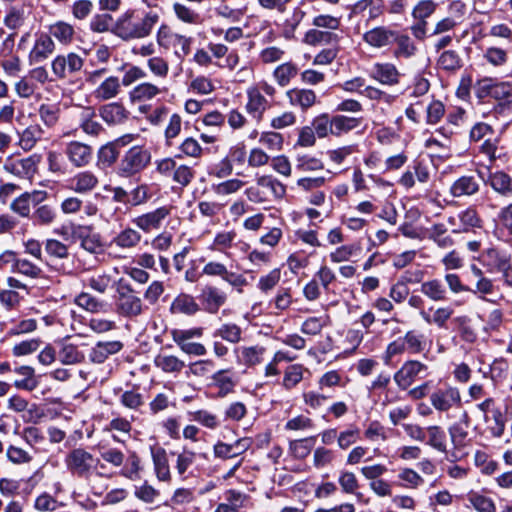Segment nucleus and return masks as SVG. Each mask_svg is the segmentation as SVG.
Wrapping results in <instances>:
<instances>
[{
	"mask_svg": "<svg viewBox=\"0 0 512 512\" xmlns=\"http://www.w3.org/2000/svg\"><path fill=\"white\" fill-rule=\"evenodd\" d=\"M118 154L115 144L110 143L102 146L97 154L98 165L100 167H110L117 160Z\"/></svg>",
	"mask_w": 512,
	"mask_h": 512,
	"instance_id": "obj_60",
	"label": "nucleus"
},
{
	"mask_svg": "<svg viewBox=\"0 0 512 512\" xmlns=\"http://www.w3.org/2000/svg\"><path fill=\"white\" fill-rule=\"evenodd\" d=\"M50 34L64 44L71 43L74 38V28L65 21H58L49 27Z\"/></svg>",
	"mask_w": 512,
	"mask_h": 512,
	"instance_id": "obj_41",
	"label": "nucleus"
},
{
	"mask_svg": "<svg viewBox=\"0 0 512 512\" xmlns=\"http://www.w3.org/2000/svg\"><path fill=\"white\" fill-rule=\"evenodd\" d=\"M478 98L490 97L497 103L494 111L497 114L508 116L512 113V83L499 82L497 79L484 78L476 84Z\"/></svg>",
	"mask_w": 512,
	"mask_h": 512,
	"instance_id": "obj_2",
	"label": "nucleus"
},
{
	"mask_svg": "<svg viewBox=\"0 0 512 512\" xmlns=\"http://www.w3.org/2000/svg\"><path fill=\"white\" fill-rule=\"evenodd\" d=\"M414 278L405 276V281L397 282L390 290V297L397 303L403 302L409 295V288L406 282H419L422 278V272L417 271L414 273Z\"/></svg>",
	"mask_w": 512,
	"mask_h": 512,
	"instance_id": "obj_40",
	"label": "nucleus"
},
{
	"mask_svg": "<svg viewBox=\"0 0 512 512\" xmlns=\"http://www.w3.org/2000/svg\"><path fill=\"white\" fill-rule=\"evenodd\" d=\"M46 197L47 193L45 191H34L32 193L26 192L12 201L10 208L13 212L22 217H29L31 204L37 205L44 201Z\"/></svg>",
	"mask_w": 512,
	"mask_h": 512,
	"instance_id": "obj_14",
	"label": "nucleus"
},
{
	"mask_svg": "<svg viewBox=\"0 0 512 512\" xmlns=\"http://www.w3.org/2000/svg\"><path fill=\"white\" fill-rule=\"evenodd\" d=\"M214 336L237 344L242 339V329L235 323H224L215 331Z\"/></svg>",
	"mask_w": 512,
	"mask_h": 512,
	"instance_id": "obj_44",
	"label": "nucleus"
},
{
	"mask_svg": "<svg viewBox=\"0 0 512 512\" xmlns=\"http://www.w3.org/2000/svg\"><path fill=\"white\" fill-rule=\"evenodd\" d=\"M14 372L23 377V379H17L14 381L13 385L15 388L30 392L38 387L39 382L36 378L33 367L26 365L19 366L14 369Z\"/></svg>",
	"mask_w": 512,
	"mask_h": 512,
	"instance_id": "obj_27",
	"label": "nucleus"
},
{
	"mask_svg": "<svg viewBox=\"0 0 512 512\" xmlns=\"http://www.w3.org/2000/svg\"><path fill=\"white\" fill-rule=\"evenodd\" d=\"M427 238L440 249H449L455 244L454 239L448 233V229L443 223H434L427 229Z\"/></svg>",
	"mask_w": 512,
	"mask_h": 512,
	"instance_id": "obj_24",
	"label": "nucleus"
},
{
	"mask_svg": "<svg viewBox=\"0 0 512 512\" xmlns=\"http://www.w3.org/2000/svg\"><path fill=\"white\" fill-rule=\"evenodd\" d=\"M445 113L444 104L439 100L432 99L426 105V122L430 125L437 124Z\"/></svg>",
	"mask_w": 512,
	"mask_h": 512,
	"instance_id": "obj_63",
	"label": "nucleus"
},
{
	"mask_svg": "<svg viewBox=\"0 0 512 512\" xmlns=\"http://www.w3.org/2000/svg\"><path fill=\"white\" fill-rule=\"evenodd\" d=\"M128 112L118 103L104 105L100 109V116L108 124H119L127 118Z\"/></svg>",
	"mask_w": 512,
	"mask_h": 512,
	"instance_id": "obj_33",
	"label": "nucleus"
},
{
	"mask_svg": "<svg viewBox=\"0 0 512 512\" xmlns=\"http://www.w3.org/2000/svg\"><path fill=\"white\" fill-rule=\"evenodd\" d=\"M427 444L433 449L447 453V441L445 431L437 425H432L426 429Z\"/></svg>",
	"mask_w": 512,
	"mask_h": 512,
	"instance_id": "obj_35",
	"label": "nucleus"
},
{
	"mask_svg": "<svg viewBox=\"0 0 512 512\" xmlns=\"http://www.w3.org/2000/svg\"><path fill=\"white\" fill-rule=\"evenodd\" d=\"M114 305L115 312L119 316L129 319L139 317L145 309L140 296L124 279H119L116 282Z\"/></svg>",
	"mask_w": 512,
	"mask_h": 512,
	"instance_id": "obj_3",
	"label": "nucleus"
},
{
	"mask_svg": "<svg viewBox=\"0 0 512 512\" xmlns=\"http://www.w3.org/2000/svg\"><path fill=\"white\" fill-rule=\"evenodd\" d=\"M303 379V366L299 364L290 365L287 367L284 378L283 386L285 389L290 390L299 384Z\"/></svg>",
	"mask_w": 512,
	"mask_h": 512,
	"instance_id": "obj_59",
	"label": "nucleus"
},
{
	"mask_svg": "<svg viewBox=\"0 0 512 512\" xmlns=\"http://www.w3.org/2000/svg\"><path fill=\"white\" fill-rule=\"evenodd\" d=\"M112 278L106 273H94L84 280V285L99 294H105L111 286Z\"/></svg>",
	"mask_w": 512,
	"mask_h": 512,
	"instance_id": "obj_43",
	"label": "nucleus"
},
{
	"mask_svg": "<svg viewBox=\"0 0 512 512\" xmlns=\"http://www.w3.org/2000/svg\"><path fill=\"white\" fill-rule=\"evenodd\" d=\"M480 184L472 175H463L450 186L449 192L455 198L470 197L477 194Z\"/></svg>",
	"mask_w": 512,
	"mask_h": 512,
	"instance_id": "obj_16",
	"label": "nucleus"
},
{
	"mask_svg": "<svg viewBox=\"0 0 512 512\" xmlns=\"http://www.w3.org/2000/svg\"><path fill=\"white\" fill-rule=\"evenodd\" d=\"M40 156L37 154L25 158L10 157L5 161V171L19 177L30 179L37 171Z\"/></svg>",
	"mask_w": 512,
	"mask_h": 512,
	"instance_id": "obj_10",
	"label": "nucleus"
},
{
	"mask_svg": "<svg viewBox=\"0 0 512 512\" xmlns=\"http://www.w3.org/2000/svg\"><path fill=\"white\" fill-rule=\"evenodd\" d=\"M64 462L73 476L89 481L97 470L100 459L85 448L78 447L67 453Z\"/></svg>",
	"mask_w": 512,
	"mask_h": 512,
	"instance_id": "obj_4",
	"label": "nucleus"
},
{
	"mask_svg": "<svg viewBox=\"0 0 512 512\" xmlns=\"http://www.w3.org/2000/svg\"><path fill=\"white\" fill-rule=\"evenodd\" d=\"M266 352L265 347L255 345L241 348L242 360L247 366H255L262 362Z\"/></svg>",
	"mask_w": 512,
	"mask_h": 512,
	"instance_id": "obj_50",
	"label": "nucleus"
},
{
	"mask_svg": "<svg viewBox=\"0 0 512 512\" xmlns=\"http://www.w3.org/2000/svg\"><path fill=\"white\" fill-rule=\"evenodd\" d=\"M426 347L427 340L425 335L417 330H409L404 336L388 344L385 351V360L390 361L396 355H401L405 352L421 354Z\"/></svg>",
	"mask_w": 512,
	"mask_h": 512,
	"instance_id": "obj_5",
	"label": "nucleus"
},
{
	"mask_svg": "<svg viewBox=\"0 0 512 512\" xmlns=\"http://www.w3.org/2000/svg\"><path fill=\"white\" fill-rule=\"evenodd\" d=\"M59 360L66 365L80 363L84 359V355L79 351L78 347L73 344H65L59 351Z\"/></svg>",
	"mask_w": 512,
	"mask_h": 512,
	"instance_id": "obj_55",
	"label": "nucleus"
},
{
	"mask_svg": "<svg viewBox=\"0 0 512 512\" xmlns=\"http://www.w3.org/2000/svg\"><path fill=\"white\" fill-rule=\"evenodd\" d=\"M150 161L151 153L149 150L141 146H133L121 158L118 173L123 177H131L144 170Z\"/></svg>",
	"mask_w": 512,
	"mask_h": 512,
	"instance_id": "obj_7",
	"label": "nucleus"
},
{
	"mask_svg": "<svg viewBox=\"0 0 512 512\" xmlns=\"http://www.w3.org/2000/svg\"><path fill=\"white\" fill-rule=\"evenodd\" d=\"M2 257L13 258V271L26 276L31 279H38L43 277V270L27 259H15V253L13 251H6Z\"/></svg>",
	"mask_w": 512,
	"mask_h": 512,
	"instance_id": "obj_22",
	"label": "nucleus"
},
{
	"mask_svg": "<svg viewBox=\"0 0 512 512\" xmlns=\"http://www.w3.org/2000/svg\"><path fill=\"white\" fill-rule=\"evenodd\" d=\"M361 250L358 244H347L336 248L330 253L329 257L333 263L348 261L351 257L356 256Z\"/></svg>",
	"mask_w": 512,
	"mask_h": 512,
	"instance_id": "obj_53",
	"label": "nucleus"
},
{
	"mask_svg": "<svg viewBox=\"0 0 512 512\" xmlns=\"http://www.w3.org/2000/svg\"><path fill=\"white\" fill-rule=\"evenodd\" d=\"M372 74L376 80L386 85L397 83L400 76L395 66H376V70Z\"/></svg>",
	"mask_w": 512,
	"mask_h": 512,
	"instance_id": "obj_52",
	"label": "nucleus"
},
{
	"mask_svg": "<svg viewBox=\"0 0 512 512\" xmlns=\"http://www.w3.org/2000/svg\"><path fill=\"white\" fill-rule=\"evenodd\" d=\"M420 290L427 298L435 302H444L449 299L447 289L439 279L423 282Z\"/></svg>",
	"mask_w": 512,
	"mask_h": 512,
	"instance_id": "obj_28",
	"label": "nucleus"
},
{
	"mask_svg": "<svg viewBox=\"0 0 512 512\" xmlns=\"http://www.w3.org/2000/svg\"><path fill=\"white\" fill-rule=\"evenodd\" d=\"M8 461L16 465L28 464L32 461V455L25 449L16 445H9L6 449Z\"/></svg>",
	"mask_w": 512,
	"mask_h": 512,
	"instance_id": "obj_58",
	"label": "nucleus"
},
{
	"mask_svg": "<svg viewBox=\"0 0 512 512\" xmlns=\"http://www.w3.org/2000/svg\"><path fill=\"white\" fill-rule=\"evenodd\" d=\"M431 374L429 366L419 360L410 359L405 361L394 373L393 380L397 387L408 390L416 381L427 378Z\"/></svg>",
	"mask_w": 512,
	"mask_h": 512,
	"instance_id": "obj_6",
	"label": "nucleus"
},
{
	"mask_svg": "<svg viewBox=\"0 0 512 512\" xmlns=\"http://www.w3.org/2000/svg\"><path fill=\"white\" fill-rule=\"evenodd\" d=\"M170 311L173 314L192 316L200 311V306L193 296L181 293L172 301Z\"/></svg>",
	"mask_w": 512,
	"mask_h": 512,
	"instance_id": "obj_25",
	"label": "nucleus"
},
{
	"mask_svg": "<svg viewBox=\"0 0 512 512\" xmlns=\"http://www.w3.org/2000/svg\"><path fill=\"white\" fill-rule=\"evenodd\" d=\"M188 415L190 420L195 421L208 429L214 430L220 426L218 416L206 409L189 411Z\"/></svg>",
	"mask_w": 512,
	"mask_h": 512,
	"instance_id": "obj_37",
	"label": "nucleus"
},
{
	"mask_svg": "<svg viewBox=\"0 0 512 512\" xmlns=\"http://www.w3.org/2000/svg\"><path fill=\"white\" fill-rule=\"evenodd\" d=\"M398 479L403 482L402 486L410 489H416L424 483V479L411 468H402Z\"/></svg>",
	"mask_w": 512,
	"mask_h": 512,
	"instance_id": "obj_61",
	"label": "nucleus"
},
{
	"mask_svg": "<svg viewBox=\"0 0 512 512\" xmlns=\"http://www.w3.org/2000/svg\"><path fill=\"white\" fill-rule=\"evenodd\" d=\"M474 463L485 475H492L498 469V463L481 450L475 452Z\"/></svg>",
	"mask_w": 512,
	"mask_h": 512,
	"instance_id": "obj_56",
	"label": "nucleus"
},
{
	"mask_svg": "<svg viewBox=\"0 0 512 512\" xmlns=\"http://www.w3.org/2000/svg\"><path fill=\"white\" fill-rule=\"evenodd\" d=\"M229 372V370H219L212 375V380L219 388V397H225L229 393L233 392L234 387L236 386V381L228 375Z\"/></svg>",
	"mask_w": 512,
	"mask_h": 512,
	"instance_id": "obj_39",
	"label": "nucleus"
},
{
	"mask_svg": "<svg viewBox=\"0 0 512 512\" xmlns=\"http://www.w3.org/2000/svg\"><path fill=\"white\" fill-rule=\"evenodd\" d=\"M429 400L437 411L447 412L454 405L461 402V396L456 387L445 386L433 391L429 396Z\"/></svg>",
	"mask_w": 512,
	"mask_h": 512,
	"instance_id": "obj_11",
	"label": "nucleus"
},
{
	"mask_svg": "<svg viewBox=\"0 0 512 512\" xmlns=\"http://www.w3.org/2000/svg\"><path fill=\"white\" fill-rule=\"evenodd\" d=\"M171 208L162 206L154 211L139 215L132 220L133 224L144 232L159 229L162 222L170 215Z\"/></svg>",
	"mask_w": 512,
	"mask_h": 512,
	"instance_id": "obj_13",
	"label": "nucleus"
},
{
	"mask_svg": "<svg viewBox=\"0 0 512 512\" xmlns=\"http://www.w3.org/2000/svg\"><path fill=\"white\" fill-rule=\"evenodd\" d=\"M64 153L75 168L89 166L94 157V149L91 145L76 140L66 144Z\"/></svg>",
	"mask_w": 512,
	"mask_h": 512,
	"instance_id": "obj_9",
	"label": "nucleus"
},
{
	"mask_svg": "<svg viewBox=\"0 0 512 512\" xmlns=\"http://www.w3.org/2000/svg\"><path fill=\"white\" fill-rule=\"evenodd\" d=\"M140 240L141 235L138 231L126 228L113 238L112 243L120 248L131 249L137 246Z\"/></svg>",
	"mask_w": 512,
	"mask_h": 512,
	"instance_id": "obj_38",
	"label": "nucleus"
},
{
	"mask_svg": "<svg viewBox=\"0 0 512 512\" xmlns=\"http://www.w3.org/2000/svg\"><path fill=\"white\" fill-rule=\"evenodd\" d=\"M457 217L460 224L459 229H452V233L454 234L467 233L475 228H481L482 226V219L473 207H468L465 210L460 211Z\"/></svg>",
	"mask_w": 512,
	"mask_h": 512,
	"instance_id": "obj_23",
	"label": "nucleus"
},
{
	"mask_svg": "<svg viewBox=\"0 0 512 512\" xmlns=\"http://www.w3.org/2000/svg\"><path fill=\"white\" fill-rule=\"evenodd\" d=\"M467 500L478 512H495L496 506L493 500L477 492H470L467 495Z\"/></svg>",
	"mask_w": 512,
	"mask_h": 512,
	"instance_id": "obj_49",
	"label": "nucleus"
},
{
	"mask_svg": "<svg viewBox=\"0 0 512 512\" xmlns=\"http://www.w3.org/2000/svg\"><path fill=\"white\" fill-rule=\"evenodd\" d=\"M485 183L501 197H512V176L505 171L490 172Z\"/></svg>",
	"mask_w": 512,
	"mask_h": 512,
	"instance_id": "obj_15",
	"label": "nucleus"
},
{
	"mask_svg": "<svg viewBox=\"0 0 512 512\" xmlns=\"http://www.w3.org/2000/svg\"><path fill=\"white\" fill-rule=\"evenodd\" d=\"M154 364L165 373H180L185 367L184 361L177 356L168 354L157 355Z\"/></svg>",
	"mask_w": 512,
	"mask_h": 512,
	"instance_id": "obj_34",
	"label": "nucleus"
},
{
	"mask_svg": "<svg viewBox=\"0 0 512 512\" xmlns=\"http://www.w3.org/2000/svg\"><path fill=\"white\" fill-rule=\"evenodd\" d=\"M55 45L52 39L47 35L40 36L33 49L30 52L31 62H42L48 58L54 51Z\"/></svg>",
	"mask_w": 512,
	"mask_h": 512,
	"instance_id": "obj_29",
	"label": "nucleus"
},
{
	"mask_svg": "<svg viewBox=\"0 0 512 512\" xmlns=\"http://www.w3.org/2000/svg\"><path fill=\"white\" fill-rule=\"evenodd\" d=\"M363 122L362 116L332 115L333 136L340 137L357 129Z\"/></svg>",
	"mask_w": 512,
	"mask_h": 512,
	"instance_id": "obj_20",
	"label": "nucleus"
},
{
	"mask_svg": "<svg viewBox=\"0 0 512 512\" xmlns=\"http://www.w3.org/2000/svg\"><path fill=\"white\" fill-rule=\"evenodd\" d=\"M31 217L37 225H50L54 222L56 213L51 206L41 205L33 212Z\"/></svg>",
	"mask_w": 512,
	"mask_h": 512,
	"instance_id": "obj_64",
	"label": "nucleus"
},
{
	"mask_svg": "<svg viewBox=\"0 0 512 512\" xmlns=\"http://www.w3.org/2000/svg\"><path fill=\"white\" fill-rule=\"evenodd\" d=\"M268 107L267 99L257 89L248 91L247 111L257 120L262 118L263 113Z\"/></svg>",
	"mask_w": 512,
	"mask_h": 512,
	"instance_id": "obj_30",
	"label": "nucleus"
},
{
	"mask_svg": "<svg viewBox=\"0 0 512 512\" xmlns=\"http://www.w3.org/2000/svg\"><path fill=\"white\" fill-rule=\"evenodd\" d=\"M338 41L339 36L335 32L319 30L316 28L309 29L303 38L304 43L312 46L337 43Z\"/></svg>",
	"mask_w": 512,
	"mask_h": 512,
	"instance_id": "obj_31",
	"label": "nucleus"
},
{
	"mask_svg": "<svg viewBox=\"0 0 512 512\" xmlns=\"http://www.w3.org/2000/svg\"><path fill=\"white\" fill-rule=\"evenodd\" d=\"M468 426L469 416L466 412H464L462 419L449 427L448 431L455 449H460L466 445V440L468 437Z\"/></svg>",
	"mask_w": 512,
	"mask_h": 512,
	"instance_id": "obj_26",
	"label": "nucleus"
},
{
	"mask_svg": "<svg viewBox=\"0 0 512 512\" xmlns=\"http://www.w3.org/2000/svg\"><path fill=\"white\" fill-rule=\"evenodd\" d=\"M73 238L79 242L80 247L90 254L98 255L104 250V245L99 233L92 226L78 225L72 229Z\"/></svg>",
	"mask_w": 512,
	"mask_h": 512,
	"instance_id": "obj_8",
	"label": "nucleus"
},
{
	"mask_svg": "<svg viewBox=\"0 0 512 512\" xmlns=\"http://www.w3.org/2000/svg\"><path fill=\"white\" fill-rule=\"evenodd\" d=\"M289 102L293 106H300L303 110L312 107L316 102V95L312 90L292 89L287 92Z\"/></svg>",
	"mask_w": 512,
	"mask_h": 512,
	"instance_id": "obj_32",
	"label": "nucleus"
},
{
	"mask_svg": "<svg viewBox=\"0 0 512 512\" xmlns=\"http://www.w3.org/2000/svg\"><path fill=\"white\" fill-rule=\"evenodd\" d=\"M311 127L319 138L333 135L332 115L328 113L318 115L313 119Z\"/></svg>",
	"mask_w": 512,
	"mask_h": 512,
	"instance_id": "obj_47",
	"label": "nucleus"
},
{
	"mask_svg": "<svg viewBox=\"0 0 512 512\" xmlns=\"http://www.w3.org/2000/svg\"><path fill=\"white\" fill-rule=\"evenodd\" d=\"M123 348V344L120 341H100L90 351L89 359L96 364H101L106 359L118 353Z\"/></svg>",
	"mask_w": 512,
	"mask_h": 512,
	"instance_id": "obj_17",
	"label": "nucleus"
},
{
	"mask_svg": "<svg viewBox=\"0 0 512 512\" xmlns=\"http://www.w3.org/2000/svg\"><path fill=\"white\" fill-rule=\"evenodd\" d=\"M140 470V457L135 452L130 453V455L127 457L126 465L121 471V474L130 480H136L139 478Z\"/></svg>",
	"mask_w": 512,
	"mask_h": 512,
	"instance_id": "obj_62",
	"label": "nucleus"
},
{
	"mask_svg": "<svg viewBox=\"0 0 512 512\" xmlns=\"http://www.w3.org/2000/svg\"><path fill=\"white\" fill-rule=\"evenodd\" d=\"M43 134L39 125H30L20 134L19 145L26 151L31 150Z\"/></svg>",
	"mask_w": 512,
	"mask_h": 512,
	"instance_id": "obj_42",
	"label": "nucleus"
},
{
	"mask_svg": "<svg viewBox=\"0 0 512 512\" xmlns=\"http://www.w3.org/2000/svg\"><path fill=\"white\" fill-rule=\"evenodd\" d=\"M257 185L268 189L271 195L275 198L283 197L286 192L285 186L280 181L269 175L258 177Z\"/></svg>",
	"mask_w": 512,
	"mask_h": 512,
	"instance_id": "obj_54",
	"label": "nucleus"
},
{
	"mask_svg": "<svg viewBox=\"0 0 512 512\" xmlns=\"http://www.w3.org/2000/svg\"><path fill=\"white\" fill-rule=\"evenodd\" d=\"M203 309L209 314L218 313L219 309L226 303L227 294L220 288L213 285H206L199 295Z\"/></svg>",
	"mask_w": 512,
	"mask_h": 512,
	"instance_id": "obj_12",
	"label": "nucleus"
},
{
	"mask_svg": "<svg viewBox=\"0 0 512 512\" xmlns=\"http://www.w3.org/2000/svg\"><path fill=\"white\" fill-rule=\"evenodd\" d=\"M119 86L118 78L109 77L95 91L96 97L101 100L113 98L118 94Z\"/></svg>",
	"mask_w": 512,
	"mask_h": 512,
	"instance_id": "obj_57",
	"label": "nucleus"
},
{
	"mask_svg": "<svg viewBox=\"0 0 512 512\" xmlns=\"http://www.w3.org/2000/svg\"><path fill=\"white\" fill-rule=\"evenodd\" d=\"M176 41L185 42L184 36L175 33L168 24H162L157 31V42L162 47H173Z\"/></svg>",
	"mask_w": 512,
	"mask_h": 512,
	"instance_id": "obj_46",
	"label": "nucleus"
},
{
	"mask_svg": "<svg viewBox=\"0 0 512 512\" xmlns=\"http://www.w3.org/2000/svg\"><path fill=\"white\" fill-rule=\"evenodd\" d=\"M159 15L149 11L141 16L135 10H128L116 21L114 33L124 40L148 36L158 23Z\"/></svg>",
	"mask_w": 512,
	"mask_h": 512,
	"instance_id": "obj_1",
	"label": "nucleus"
},
{
	"mask_svg": "<svg viewBox=\"0 0 512 512\" xmlns=\"http://www.w3.org/2000/svg\"><path fill=\"white\" fill-rule=\"evenodd\" d=\"M173 11L177 17L178 20H180L183 23L190 24V25H197L201 23V16L199 13H197L192 8L176 2L173 4Z\"/></svg>",
	"mask_w": 512,
	"mask_h": 512,
	"instance_id": "obj_45",
	"label": "nucleus"
},
{
	"mask_svg": "<svg viewBox=\"0 0 512 512\" xmlns=\"http://www.w3.org/2000/svg\"><path fill=\"white\" fill-rule=\"evenodd\" d=\"M75 304L91 313L104 312L106 303L88 292H81L75 297Z\"/></svg>",
	"mask_w": 512,
	"mask_h": 512,
	"instance_id": "obj_36",
	"label": "nucleus"
},
{
	"mask_svg": "<svg viewBox=\"0 0 512 512\" xmlns=\"http://www.w3.org/2000/svg\"><path fill=\"white\" fill-rule=\"evenodd\" d=\"M395 31L384 26L375 27L363 35L365 43L372 47L381 48L394 41Z\"/></svg>",
	"mask_w": 512,
	"mask_h": 512,
	"instance_id": "obj_18",
	"label": "nucleus"
},
{
	"mask_svg": "<svg viewBox=\"0 0 512 512\" xmlns=\"http://www.w3.org/2000/svg\"><path fill=\"white\" fill-rule=\"evenodd\" d=\"M437 9V3L433 0H421L412 10V17L415 21H427Z\"/></svg>",
	"mask_w": 512,
	"mask_h": 512,
	"instance_id": "obj_51",
	"label": "nucleus"
},
{
	"mask_svg": "<svg viewBox=\"0 0 512 512\" xmlns=\"http://www.w3.org/2000/svg\"><path fill=\"white\" fill-rule=\"evenodd\" d=\"M98 184V177L88 170L75 174L70 180L71 189L80 194L91 192L98 186Z\"/></svg>",
	"mask_w": 512,
	"mask_h": 512,
	"instance_id": "obj_21",
	"label": "nucleus"
},
{
	"mask_svg": "<svg viewBox=\"0 0 512 512\" xmlns=\"http://www.w3.org/2000/svg\"><path fill=\"white\" fill-rule=\"evenodd\" d=\"M394 41L397 44L395 55L398 58L408 59L409 57L413 56L417 51L416 46L414 45L413 41L408 35H398L395 32Z\"/></svg>",
	"mask_w": 512,
	"mask_h": 512,
	"instance_id": "obj_48",
	"label": "nucleus"
},
{
	"mask_svg": "<svg viewBox=\"0 0 512 512\" xmlns=\"http://www.w3.org/2000/svg\"><path fill=\"white\" fill-rule=\"evenodd\" d=\"M151 457L157 479L164 482L170 481L171 473L166 450L162 447H152Z\"/></svg>",
	"mask_w": 512,
	"mask_h": 512,
	"instance_id": "obj_19",
	"label": "nucleus"
}]
</instances>
